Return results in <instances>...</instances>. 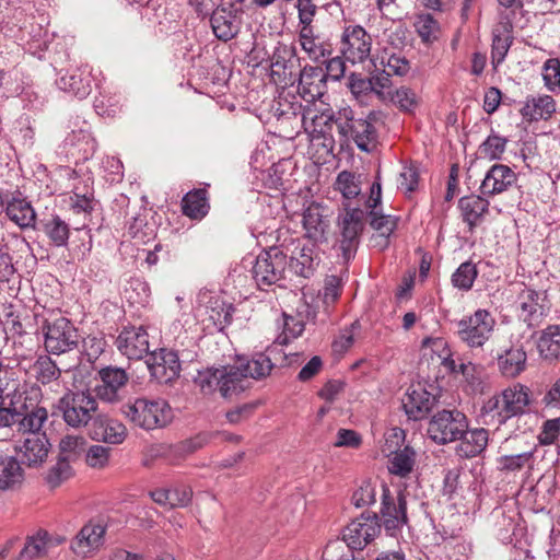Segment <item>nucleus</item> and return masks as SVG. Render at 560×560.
Instances as JSON below:
<instances>
[{
	"instance_id": "nucleus-1",
	"label": "nucleus",
	"mask_w": 560,
	"mask_h": 560,
	"mask_svg": "<svg viewBox=\"0 0 560 560\" xmlns=\"http://www.w3.org/2000/svg\"><path fill=\"white\" fill-rule=\"evenodd\" d=\"M38 388L20 393L18 399L11 398L8 407L0 408V423L3 425L19 424V431L23 435L44 433V423L48 419L45 407L38 406Z\"/></svg>"
},
{
	"instance_id": "nucleus-2",
	"label": "nucleus",
	"mask_w": 560,
	"mask_h": 560,
	"mask_svg": "<svg viewBox=\"0 0 560 560\" xmlns=\"http://www.w3.org/2000/svg\"><path fill=\"white\" fill-rule=\"evenodd\" d=\"M372 116H357L350 106L339 108L336 126L341 141H353L361 151L371 152L377 143V131L371 121Z\"/></svg>"
},
{
	"instance_id": "nucleus-3",
	"label": "nucleus",
	"mask_w": 560,
	"mask_h": 560,
	"mask_svg": "<svg viewBox=\"0 0 560 560\" xmlns=\"http://www.w3.org/2000/svg\"><path fill=\"white\" fill-rule=\"evenodd\" d=\"M57 409L67 425L80 429L92 422L97 413L98 402L89 389H69L59 398Z\"/></svg>"
},
{
	"instance_id": "nucleus-4",
	"label": "nucleus",
	"mask_w": 560,
	"mask_h": 560,
	"mask_svg": "<svg viewBox=\"0 0 560 560\" xmlns=\"http://www.w3.org/2000/svg\"><path fill=\"white\" fill-rule=\"evenodd\" d=\"M122 415L136 427L153 430L166 425L172 418V411L165 400H148L138 398L121 407Z\"/></svg>"
},
{
	"instance_id": "nucleus-5",
	"label": "nucleus",
	"mask_w": 560,
	"mask_h": 560,
	"mask_svg": "<svg viewBox=\"0 0 560 560\" xmlns=\"http://www.w3.org/2000/svg\"><path fill=\"white\" fill-rule=\"evenodd\" d=\"M44 347L48 353L60 355L69 353L79 346V332L70 319L66 317H50L42 326Z\"/></svg>"
},
{
	"instance_id": "nucleus-6",
	"label": "nucleus",
	"mask_w": 560,
	"mask_h": 560,
	"mask_svg": "<svg viewBox=\"0 0 560 560\" xmlns=\"http://www.w3.org/2000/svg\"><path fill=\"white\" fill-rule=\"evenodd\" d=\"M288 270V253L280 246H272L262 250L255 259L252 268L253 279L264 289L279 283L284 279Z\"/></svg>"
},
{
	"instance_id": "nucleus-7",
	"label": "nucleus",
	"mask_w": 560,
	"mask_h": 560,
	"mask_svg": "<svg viewBox=\"0 0 560 560\" xmlns=\"http://www.w3.org/2000/svg\"><path fill=\"white\" fill-rule=\"evenodd\" d=\"M366 212L361 208L345 207V212L338 217V246L345 262L352 259L360 244L364 230Z\"/></svg>"
},
{
	"instance_id": "nucleus-8",
	"label": "nucleus",
	"mask_w": 560,
	"mask_h": 560,
	"mask_svg": "<svg viewBox=\"0 0 560 560\" xmlns=\"http://www.w3.org/2000/svg\"><path fill=\"white\" fill-rule=\"evenodd\" d=\"M468 428L466 415L457 409H443L432 416L428 424V436L440 445L460 439Z\"/></svg>"
},
{
	"instance_id": "nucleus-9",
	"label": "nucleus",
	"mask_w": 560,
	"mask_h": 560,
	"mask_svg": "<svg viewBox=\"0 0 560 560\" xmlns=\"http://www.w3.org/2000/svg\"><path fill=\"white\" fill-rule=\"evenodd\" d=\"M457 337L469 348H481L491 337L495 319L487 310L479 308L474 314L457 322Z\"/></svg>"
},
{
	"instance_id": "nucleus-10",
	"label": "nucleus",
	"mask_w": 560,
	"mask_h": 560,
	"mask_svg": "<svg viewBox=\"0 0 560 560\" xmlns=\"http://www.w3.org/2000/svg\"><path fill=\"white\" fill-rule=\"evenodd\" d=\"M300 70V61L295 55V48L278 43L271 56V81L282 89L293 86L296 83Z\"/></svg>"
},
{
	"instance_id": "nucleus-11",
	"label": "nucleus",
	"mask_w": 560,
	"mask_h": 560,
	"mask_svg": "<svg viewBox=\"0 0 560 560\" xmlns=\"http://www.w3.org/2000/svg\"><path fill=\"white\" fill-rule=\"evenodd\" d=\"M195 354L188 351L160 349L149 354L147 365L152 377L160 383H168L179 376L180 361H192Z\"/></svg>"
},
{
	"instance_id": "nucleus-12",
	"label": "nucleus",
	"mask_w": 560,
	"mask_h": 560,
	"mask_svg": "<svg viewBox=\"0 0 560 560\" xmlns=\"http://www.w3.org/2000/svg\"><path fill=\"white\" fill-rule=\"evenodd\" d=\"M516 305L520 318L528 327H537L550 310L546 290H535L523 284L517 293Z\"/></svg>"
},
{
	"instance_id": "nucleus-13",
	"label": "nucleus",
	"mask_w": 560,
	"mask_h": 560,
	"mask_svg": "<svg viewBox=\"0 0 560 560\" xmlns=\"http://www.w3.org/2000/svg\"><path fill=\"white\" fill-rule=\"evenodd\" d=\"M281 247L288 253V271L303 278H310L319 262L315 244H307L300 238H291Z\"/></svg>"
},
{
	"instance_id": "nucleus-14",
	"label": "nucleus",
	"mask_w": 560,
	"mask_h": 560,
	"mask_svg": "<svg viewBox=\"0 0 560 560\" xmlns=\"http://www.w3.org/2000/svg\"><path fill=\"white\" fill-rule=\"evenodd\" d=\"M381 488V518L383 526L388 535L396 536L408 523L406 495L401 491L393 494L385 483H382Z\"/></svg>"
},
{
	"instance_id": "nucleus-15",
	"label": "nucleus",
	"mask_w": 560,
	"mask_h": 560,
	"mask_svg": "<svg viewBox=\"0 0 560 560\" xmlns=\"http://www.w3.org/2000/svg\"><path fill=\"white\" fill-rule=\"evenodd\" d=\"M381 184L373 183L370 197L366 201V207L370 209V225L377 232L376 235H373L372 241L375 247L385 249L389 244V236L397 228V218L385 215L377 211V207L381 205Z\"/></svg>"
},
{
	"instance_id": "nucleus-16",
	"label": "nucleus",
	"mask_w": 560,
	"mask_h": 560,
	"mask_svg": "<svg viewBox=\"0 0 560 560\" xmlns=\"http://www.w3.org/2000/svg\"><path fill=\"white\" fill-rule=\"evenodd\" d=\"M372 37L361 25L345 26L340 39V52L351 63H362L371 56Z\"/></svg>"
},
{
	"instance_id": "nucleus-17",
	"label": "nucleus",
	"mask_w": 560,
	"mask_h": 560,
	"mask_svg": "<svg viewBox=\"0 0 560 560\" xmlns=\"http://www.w3.org/2000/svg\"><path fill=\"white\" fill-rule=\"evenodd\" d=\"M381 532V524L376 514L365 515L353 520L342 530V541L347 545V550H362Z\"/></svg>"
},
{
	"instance_id": "nucleus-18",
	"label": "nucleus",
	"mask_w": 560,
	"mask_h": 560,
	"mask_svg": "<svg viewBox=\"0 0 560 560\" xmlns=\"http://www.w3.org/2000/svg\"><path fill=\"white\" fill-rule=\"evenodd\" d=\"M94 396L102 401L114 404L120 400V392L126 387L129 376L122 368L108 365L97 371Z\"/></svg>"
},
{
	"instance_id": "nucleus-19",
	"label": "nucleus",
	"mask_w": 560,
	"mask_h": 560,
	"mask_svg": "<svg viewBox=\"0 0 560 560\" xmlns=\"http://www.w3.org/2000/svg\"><path fill=\"white\" fill-rule=\"evenodd\" d=\"M118 351L129 360L149 357V335L143 327H124L116 338Z\"/></svg>"
},
{
	"instance_id": "nucleus-20",
	"label": "nucleus",
	"mask_w": 560,
	"mask_h": 560,
	"mask_svg": "<svg viewBox=\"0 0 560 560\" xmlns=\"http://www.w3.org/2000/svg\"><path fill=\"white\" fill-rule=\"evenodd\" d=\"M335 113L324 102L307 104L302 109L301 121L304 130L310 135L332 133L336 125Z\"/></svg>"
},
{
	"instance_id": "nucleus-21",
	"label": "nucleus",
	"mask_w": 560,
	"mask_h": 560,
	"mask_svg": "<svg viewBox=\"0 0 560 560\" xmlns=\"http://www.w3.org/2000/svg\"><path fill=\"white\" fill-rule=\"evenodd\" d=\"M2 210L7 218L22 230L34 229L36 225V211L21 192L5 195Z\"/></svg>"
},
{
	"instance_id": "nucleus-22",
	"label": "nucleus",
	"mask_w": 560,
	"mask_h": 560,
	"mask_svg": "<svg viewBox=\"0 0 560 560\" xmlns=\"http://www.w3.org/2000/svg\"><path fill=\"white\" fill-rule=\"evenodd\" d=\"M331 210L318 202H312L303 212L305 236L315 242H325L330 226Z\"/></svg>"
},
{
	"instance_id": "nucleus-23",
	"label": "nucleus",
	"mask_w": 560,
	"mask_h": 560,
	"mask_svg": "<svg viewBox=\"0 0 560 560\" xmlns=\"http://www.w3.org/2000/svg\"><path fill=\"white\" fill-rule=\"evenodd\" d=\"M106 527L101 523L85 524L71 541V550L81 558L96 553L105 544Z\"/></svg>"
},
{
	"instance_id": "nucleus-24",
	"label": "nucleus",
	"mask_w": 560,
	"mask_h": 560,
	"mask_svg": "<svg viewBox=\"0 0 560 560\" xmlns=\"http://www.w3.org/2000/svg\"><path fill=\"white\" fill-rule=\"evenodd\" d=\"M287 360V354L277 346L267 348L265 352L256 353L250 360L240 362L246 378L261 380L267 377L278 362Z\"/></svg>"
},
{
	"instance_id": "nucleus-25",
	"label": "nucleus",
	"mask_w": 560,
	"mask_h": 560,
	"mask_svg": "<svg viewBox=\"0 0 560 560\" xmlns=\"http://www.w3.org/2000/svg\"><path fill=\"white\" fill-rule=\"evenodd\" d=\"M298 92L307 104L316 103L326 93V75L320 67L305 66L298 74Z\"/></svg>"
},
{
	"instance_id": "nucleus-26",
	"label": "nucleus",
	"mask_w": 560,
	"mask_h": 560,
	"mask_svg": "<svg viewBox=\"0 0 560 560\" xmlns=\"http://www.w3.org/2000/svg\"><path fill=\"white\" fill-rule=\"evenodd\" d=\"M211 28L214 36L224 43L237 36L241 30V15L237 10L230 7H218L210 16Z\"/></svg>"
},
{
	"instance_id": "nucleus-27",
	"label": "nucleus",
	"mask_w": 560,
	"mask_h": 560,
	"mask_svg": "<svg viewBox=\"0 0 560 560\" xmlns=\"http://www.w3.org/2000/svg\"><path fill=\"white\" fill-rule=\"evenodd\" d=\"M49 442L45 433L23 435L15 445L22 462L32 467L42 465L48 456Z\"/></svg>"
},
{
	"instance_id": "nucleus-28",
	"label": "nucleus",
	"mask_w": 560,
	"mask_h": 560,
	"mask_svg": "<svg viewBox=\"0 0 560 560\" xmlns=\"http://www.w3.org/2000/svg\"><path fill=\"white\" fill-rule=\"evenodd\" d=\"M92 440L109 444H120L127 435L126 427L104 415L96 413L89 427Z\"/></svg>"
},
{
	"instance_id": "nucleus-29",
	"label": "nucleus",
	"mask_w": 560,
	"mask_h": 560,
	"mask_svg": "<svg viewBox=\"0 0 560 560\" xmlns=\"http://www.w3.org/2000/svg\"><path fill=\"white\" fill-rule=\"evenodd\" d=\"M435 402V396L418 385L407 390L402 398V408L409 419L421 420L428 416Z\"/></svg>"
},
{
	"instance_id": "nucleus-30",
	"label": "nucleus",
	"mask_w": 560,
	"mask_h": 560,
	"mask_svg": "<svg viewBox=\"0 0 560 560\" xmlns=\"http://www.w3.org/2000/svg\"><path fill=\"white\" fill-rule=\"evenodd\" d=\"M516 182V174L508 165L494 164L487 172L481 185L482 196H494L508 190Z\"/></svg>"
},
{
	"instance_id": "nucleus-31",
	"label": "nucleus",
	"mask_w": 560,
	"mask_h": 560,
	"mask_svg": "<svg viewBox=\"0 0 560 560\" xmlns=\"http://www.w3.org/2000/svg\"><path fill=\"white\" fill-rule=\"evenodd\" d=\"M489 201L477 195L462 197L458 201V208L463 221L468 225L469 232H474L475 228L479 225L483 217L489 211Z\"/></svg>"
},
{
	"instance_id": "nucleus-32",
	"label": "nucleus",
	"mask_w": 560,
	"mask_h": 560,
	"mask_svg": "<svg viewBox=\"0 0 560 560\" xmlns=\"http://www.w3.org/2000/svg\"><path fill=\"white\" fill-rule=\"evenodd\" d=\"M456 454L463 458H472L480 455L487 447L489 442V432L483 428L472 430L466 429L458 439Z\"/></svg>"
},
{
	"instance_id": "nucleus-33",
	"label": "nucleus",
	"mask_w": 560,
	"mask_h": 560,
	"mask_svg": "<svg viewBox=\"0 0 560 560\" xmlns=\"http://www.w3.org/2000/svg\"><path fill=\"white\" fill-rule=\"evenodd\" d=\"M498 368L505 377H516L525 371L527 354L522 346H512L497 358Z\"/></svg>"
},
{
	"instance_id": "nucleus-34",
	"label": "nucleus",
	"mask_w": 560,
	"mask_h": 560,
	"mask_svg": "<svg viewBox=\"0 0 560 560\" xmlns=\"http://www.w3.org/2000/svg\"><path fill=\"white\" fill-rule=\"evenodd\" d=\"M512 31L513 26L508 16L504 18V20L499 23V26L493 30L491 59L494 68L504 61L509 52L513 42V37L511 35Z\"/></svg>"
},
{
	"instance_id": "nucleus-35",
	"label": "nucleus",
	"mask_w": 560,
	"mask_h": 560,
	"mask_svg": "<svg viewBox=\"0 0 560 560\" xmlns=\"http://www.w3.org/2000/svg\"><path fill=\"white\" fill-rule=\"evenodd\" d=\"M92 75L85 70H75L59 78L57 84L60 90L78 98H85L92 91Z\"/></svg>"
},
{
	"instance_id": "nucleus-36",
	"label": "nucleus",
	"mask_w": 560,
	"mask_h": 560,
	"mask_svg": "<svg viewBox=\"0 0 560 560\" xmlns=\"http://www.w3.org/2000/svg\"><path fill=\"white\" fill-rule=\"evenodd\" d=\"M504 399V412L513 417L525 413L527 406L529 405V389L522 384H514L501 392Z\"/></svg>"
},
{
	"instance_id": "nucleus-37",
	"label": "nucleus",
	"mask_w": 560,
	"mask_h": 560,
	"mask_svg": "<svg viewBox=\"0 0 560 560\" xmlns=\"http://www.w3.org/2000/svg\"><path fill=\"white\" fill-rule=\"evenodd\" d=\"M67 145L73 148L83 160L92 158L97 149V143L86 122L78 130H72L65 139Z\"/></svg>"
},
{
	"instance_id": "nucleus-38",
	"label": "nucleus",
	"mask_w": 560,
	"mask_h": 560,
	"mask_svg": "<svg viewBox=\"0 0 560 560\" xmlns=\"http://www.w3.org/2000/svg\"><path fill=\"white\" fill-rule=\"evenodd\" d=\"M539 354L549 361L560 358V324L548 325L537 341Z\"/></svg>"
},
{
	"instance_id": "nucleus-39",
	"label": "nucleus",
	"mask_w": 560,
	"mask_h": 560,
	"mask_svg": "<svg viewBox=\"0 0 560 560\" xmlns=\"http://www.w3.org/2000/svg\"><path fill=\"white\" fill-rule=\"evenodd\" d=\"M208 192L205 188L188 191L182 199L183 213L190 219H202L209 211Z\"/></svg>"
},
{
	"instance_id": "nucleus-40",
	"label": "nucleus",
	"mask_w": 560,
	"mask_h": 560,
	"mask_svg": "<svg viewBox=\"0 0 560 560\" xmlns=\"http://www.w3.org/2000/svg\"><path fill=\"white\" fill-rule=\"evenodd\" d=\"M221 372L224 374V377L220 381V394L222 397L228 398L246 389L247 378L240 365L222 366Z\"/></svg>"
},
{
	"instance_id": "nucleus-41",
	"label": "nucleus",
	"mask_w": 560,
	"mask_h": 560,
	"mask_svg": "<svg viewBox=\"0 0 560 560\" xmlns=\"http://www.w3.org/2000/svg\"><path fill=\"white\" fill-rule=\"evenodd\" d=\"M556 110L555 100L549 95L528 100L522 108V115L529 120L549 118Z\"/></svg>"
},
{
	"instance_id": "nucleus-42",
	"label": "nucleus",
	"mask_w": 560,
	"mask_h": 560,
	"mask_svg": "<svg viewBox=\"0 0 560 560\" xmlns=\"http://www.w3.org/2000/svg\"><path fill=\"white\" fill-rule=\"evenodd\" d=\"M40 225V229L54 246H67L70 235V228L69 224L59 215H52L50 219L43 220Z\"/></svg>"
},
{
	"instance_id": "nucleus-43",
	"label": "nucleus",
	"mask_w": 560,
	"mask_h": 560,
	"mask_svg": "<svg viewBox=\"0 0 560 560\" xmlns=\"http://www.w3.org/2000/svg\"><path fill=\"white\" fill-rule=\"evenodd\" d=\"M22 480L23 469L20 462L13 456L0 455V489H11Z\"/></svg>"
},
{
	"instance_id": "nucleus-44",
	"label": "nucleus",
	"mask_w": 560,
	"mask_h": 560,
	"mask_svg": "<svg viewBox=\"0 0 560 560\" xmlns=\"http://www.w3.org/2000/svg\"><path fill=\"white\" fill-rule=\"evenodd\" d=\"M373 68L378 69L382 67L390 75L404 77L410 70L409 61L398 54H387L386 50L383 55L376 56L371 59Z\"/></svg>"
},
{
	"instance_id": "nucleus-45",
	"label": "nucleus",
	"mask_w": 560,
	"mask_h": 560,
	"mask_svg": "<svg viewBox=\"0 0 560 560\" xmlns=\"http://www.w3.org/2000/svg\"><path fill=\"white\" fill-rule=\"evenodd\" d=\"M416 464V452L410 446H405L402 450L394 453L388 460V470L390 474L399 477H408Z\"/></svg>"
},
{
	"instance_id": "nucleus-46",
	"label": "nucleus",
	"mask_w": 560,
	"mask_h": 560,
	"mask_svg": "<svg viewBox=\"0 0 560 560\" xmlns=\"http://www.w3.org/2000/svg\"><path fill=\"white\" fill-rule=\"evenodd\" d=\"M334 189L339 191L346 200L357 198L362 190L361 175L350 171L340 172L334 183Z\"/></svg>"
},
{
	"instance_id": "nucleus-47",
	"label": "nucleus",
	"mask_w": 560,
	"mask_h": 560,
	"mask_svg": "<svg viewBox=\"0 0 560 560\" xmlns=\"http://www.w3.org/2000/svg\"><path fill=\"white\" fill-rule=\"evenodd\" d=\"M502 394L494 395L485 401L481 408V416L486 424H504L510 416L505 415Z\"/></svg>"
},
{
	"instance_id": "nucleus-48",
	"label": "nucleus",
	"mask_w": 560,
	"mask_h": 560,
	"mask_svg": "<svg viewBox=\"0 0 560 560\" xmlns=\"http://www.w3.org/2000/svg\"><path fill=\"white\" fill-rule=\"evenodd\" d=\"M301 48L315 62H324L334 51L331 43L320 35L304 42Z\"/></svg>"
},
{
	"instance_id": "nucleus-49",
	"label": "nucleus",
	"mask_w": 560,
	"mask_h": 560,
	"mask_svg": "<svg viewBox=\"0 0 560 560\" xmlns=\"http://www.w3.org/2000/svg\"><path fill=\"white\" fill-rule=\"evenodd\" d=\"M415 27L421 40L427 44L436 40L441 33L439 22L429 13L418 14Z\"/></svg>"
},
{
	"instance_id": "nucleus-50",
	"label": "nucleus",
	"mask_w": 560,
	"mask_h": 560,
	"mask_svg": "<svg viewBox=\"0 0 560 560\" xmlns=\"http://www.w3.org/2000/svg\"><path fill=\"white\" fill-rule=\"evenodd\" d=\"M478 276L477 267L471 261H465L452 275V284L462 291H469Z\"/></svg>"
},
{
	"instance_id": "nucleus-51",
	"label": "nucleus",
	"mask_w": 560,
	"mask_h": 560,
	"mask_svg": "<svg viewBox=\"0 0 560 560\" xmlns=\"http://www.w3.org/2000/svg\"><path fill=\"white\" fill-rule=\"evenodd\" d=\"M70 206L75 213L92 212L95 206L92 188L89 185H84L82 188L74 187L70 197Z\"/></svg>"
},
{
	"instance_id": "nucleus-52",
	"label": "nucleus",
	"mask_w": 560,
	"mask_h": 560,
	"mask_svg": "<svg viewBox=\"0 0 560 560\" xmlns=\"http://www.w3.org/2000/svg\"><path fill=\"white\" fill-rule=\"evenodd\" d=\"M221 368H209L203 371H199L195 383L199 386L200 390L206 394H212L215 390L220 392V381L224 377Z\"/></svg>"
},
{
	"instance_id": "nucleus-53",
	"label": "nucleus",
	"mask_w": 560,
	"mask_h": 560,
	"mask_svg": "<svg viewBox=\"0 0 560 560\" xmlns=\"http://www.w3.org/2000/svg\"><path fill=\"white\" fill-rule=\"evenodd\" d=\"M36 380L43 384H49L59 378L61 371L48 357H39L34 364Z\"/></svg>"
},
{
	"instance_id": "nucleus-54",
	"label": "nucleus",
	"mask_w": 560,
	"mask_h": 560,
	"mask_svg": "<svg viewBox=\"0 0 560 560\" xmlns=\"http://www.w3.org/2000/svg\"><path fill=\"white\" fill-rule=\"evenodd\" d=\"M508 139L494 132L480 144L479 152L489 160H500L505 151Z\"/></svg>"
},
{
	"instance_id": "nucleus-55",
	"label": "nucleus",
	"mask_w": 560,
	"mask_h": 560,
	"mask_svg": "<svg viewBox=\"0 0 560 560\" xmlns=\"http://www.w3.org/2000/svg\"><path fill=\"white\" fill-rule=\"evenodd\" d=\"M304 330L302 320L294 316L282 315V332L277 337L276 343L279 346L287 345L291 339L298 338Z\"/></svg>"
},
{
	"instance_id": "nucleus-56",
	"label": "nucleus",
	"mask_w": 560,
	"mask_h": 560,
	"mask_svg": "<svg viewBox=\"0 0 560 560\" xmlns=\"http://www.w3.org/2000/svg\"><path fill=\"white\" fill-rule=\"evenodd\" d=\"M72 475L73 470L69 458L59 457L57 463L49 469L46 481L51 488H56L68 480Z\"/></svg>"
},
{
	"instance_id": "nucleus-57",
	"label": "nucleus",
	"mask_w": 560,
	"mask_h": 560,
	"mask_svg": "<svg viewBox=\"0 0 560 560\" xmlns=\"http://www.w3.org/2000/svg\"><path fill=\"white\" fill-rule=\"evenodd\" d=\"M86 440L82 435H66L60 440V456L72 460L85 452Z\"/></svg>"
},
{
	"instance_id": "nucleus-58",
	"label": "nucleus",
	"mask_w": 560,
	"mask_h": 560,
	"mask_svg": "<svg viewBox=\"0 0 560 560\" xmlns=\"http://www.w3.org/2000/svg\"><path fill=\"white\" fill-rule=\"evenodd\" d=\"M542 79L545 86L553 92L560 88V60L550 58L544 62Z\"/></svg>"
},
{
	"instance_id": "nucleus-59",
	"label": "nucleus",
	"mask_w": 560,
	"mask_h": 560,
	"mask_svg": "<svg viewBox=\"0 0 560 560\" xmlns=\"http://www.w3.org/2000/svg\"><path fill=\"white\" fill-rule=\"evenodd\" d=\"M392 100L401 110L405 112L413 110L419 103L416 92L406 86L397 89Z\"/></svg>"
},
{
	"instance_id": "nucleus-60",
	"label": "nucleus",
	"mask_w": 560,
	"mask_h": 560,
	"mask_svg": "<svg viewBox=\"0 0 560 560\" xmlns=\"http://www.w3.org/2000/svg\"><path fill=\"white\" fill-rule=\"evenodd\" d=\"M419 183V171L413 165L402 166L398 177V188L405 192H412L417 189Z\"/></svg>"
},
{
	"instance_id": "nucleus-61",
	"label": "nucleus",
	"mask_w": 560,
	"mask_h": 560,
	"mask_svg": "<svg viewBox=\"0 0 560 560\" xmlns=\"http://www.w3.org/2000/svg\"><path fill=\"white\" fill-rule=\"evenodd\" d=\"M555 418L546 420L542 424L541 432L539 434V441L541 444H552L560 434V412L555 411Z\"/></svg>"
},
{
	"instance_id": "nucleus-62",
	"label": "nucleus",
	"mask_w": 560,
	"mask_h": 560,
	"mask_svg": "<svg viewBox=\"0 0 560 560\" xmlns=\"http://www.w3.org/2000/svg\"><path fill=\"white\" fill-rule=\"evenodd\" d=\"M375 500L376 490L371 482H363L352 494V502L357 508L373 504Z\"/></svg>"
},
{
	"instance_id": "nucleus-63",
	"label": "nucleus",
	"mask_w": 560,
	"mask_h": 560,
	"mask_svg": "<svg viewBox=\"0 0 560 560\" xmlns=\"http://www.w3.org/2000/svg\"><path fill=\"white\" fill-rule=\"evenodd\" d=\"M362 560L354 557L352 550H345L342 542L336 541L328 544L323 552V560Z\"/></svg>"
},
{
	"instance_id": "nucleus-64",
	"label": "nucleus",
	"mask_w": 560,
	"mask_h": 560,
	"mask_svg": "<svg viewBox=\"0 0 560 560\" xmlns=\"http://www.w3.org/2000/svg\"><path fill=\"white\" fill-rule=\"evenodd\" d=\"M544 409L560 412V377L550 384L541 398Z\"/></svg>"
}]
</instances>
